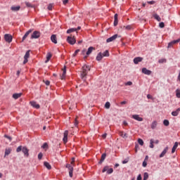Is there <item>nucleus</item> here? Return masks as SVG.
<instances>
[{
  "mask_svg": "<svg viewBox=\"0 0 180 180\" xmlns=\"http://www.w3.org/2000/svg\"><path fill=\"white\" fill-rule=\"evenodd\" d=\"M147 98H148V99H152L153 96H151V95H150V94H148Z\"/></svg>",
  "mask_w": 180,
  "mask_h": 180,
  "instance_id": "e2e57ef3",
  "label": "nucleus"
},
{
  "mask_svg": "<svg viewBox=\"0 0 180 180\" xmlns=\"http://www.w3.org/2000/svg\"><path fill=\"white\" fill-rule=\"evenodd\" d=\"M120 103H121V105H126V103H127V101H122Z\"/></svg>",
  "mask_w": 180,
  "mask_h": 180,
  "instance_id": "69168bd1",
  "label": "nucleus"
},
{
  "mask_svg": "<svg viewBox=\"0 0 180 180\" xmlns=\"http://www.w3.org/2000/svg\"><path fill=\"white\" fill-rule=\"evenodd\" d=\"M114 19V26H117V23H119V20H117V14H115Z\"/></svg>",
  "mask_w": 180,
  "mask_h": 180,
  "instance_id": "393cba45",
  "label": "nucleus"
},
{
  "mask_svg": "<svg viewBox=\"0 0 180 180\" xmlns=\"http://www.w3.org/2000/svg\"><path fill=\"white\" fill-rule=\"evenodd\" d=\"M153 18H155V19L158 20V22H161V17L158 15V14H154Z\"/></svg>",
  "mask_w": 180,
  "mask_h": 180,
  "instance_id": "bb28decb",
  "label": "nucleus"
},
{
  "mask_svg": "<svg viewBox=\"0 0 180 180\" xmlns=\"http://www.w3.org/2000/svg\"><path fill=\"white\" fill-rule=\"evenodd\" d=\"M163 124L165 125V126H169V121H168V120H165L163 121Z\"/></svg>",
  "mask_w": 180,
  "mask_h": 180,
  "instance_id": "ea45409f",
  "label": "nucleus"
},
{
  "mask_svg": "<svg viewBox=\"0 0 180 180\" xmlns=\"http://www.w3.org/2000/svg\"><path fill=\"white\" fill-rule=\"evenodd\" d=\"M11 11H13V12H18V11H20V6H12Z\"/></svg>",
  "mask_w": 180,
  "mask_h": 180,
  "instance_id": "412c9836",
  "label": "nucleus"
},
{
  "mask_svg": "<svg viewBox=\"0 0 180 180\" xmlns=\"http://www.w3.org/2000/svg\"><path fill=\"white\" fill-rule=\"evenodd\" d=\"M119 135L120 137H122V139H127V134L124 133L123 131H120Z\"/></svg>",
  "mask_w": 180,
  "mask_h": 180,
  "instance_id": "6ab92c4d",
  "label": "nucleus"
},
{
  "mask_svg": "<svg viewBox=\"0 0 180 180\" xmlns=\"http://www.w3.org/2000/svg\"><path fill=\"white\" fill-rule=\"evenodd\" d=\"M142 72H143V74H145L146 75H151V70H148L146 68H142Z\"/></svg>",
  "mask_w": 180,
  "mask_h": 180,
  "instance_id": "9b49d317",
  "label": "nucleus"
},
{
  "mask_svg": "<svg viewBox=\"0 0 180 180\" xmlns=\"http://www.w3.org/2000/svg\"><path fill=\"white\" fill-rule=\"evenodd\" d=\"M109 169V166H105L104 167V168L102 170V172H106V171L108 172Z\"/></svg>",
  "mask_w": 180,
  "mask_h": 180,
  "instance_id": "37998d69",
  "label": "nucleus"
},
{
  "mask_svg": "<svg viewBox=\"0 0 180 180\" xmlns=\"http://www.w3.org/2000/svg\"><path fill=\"white\" fill-rule=\"evenodd\" d=\"M143 61V58L141 57H136L134 59V64H138L139 63H141Z\"/></svg>",
  "mask_w": 180,
  "mask_h": 180,
  "instance_id": "4468645a",
  "label": "nucleus"
},
{
  "mask_svg": "<svg viewBox=\"0 0 180 180\" xmlns=\"http://www.w3.org/2000/svg\"><path fill=\"white\" fill-rule=\"evenodd\" d=\"M150 148H153L154 147V139H151L150 140Z\"/></svg>",
  "mask_w": 180,
  "mask_h": 180,
  "instance_id": "2f4dec72",
  "label": "nucleus"
},
{
  "mask_svg": "<svg viewBox=\"0 0 180 180\" xmlns=\"http://www.w3.org/2000/svg\"><path fill=\"white\" fill-rule=\"evenodd\" d=\"M103 57H109V51H105L102 53Z\"/></svg>",
  "mask_w": 180,
  "mask_h": 180,
  "instance_id": "f704fd0d",
  "label": "nucleus"
},
{
  "mask_svg": "<svg viewBox=\"0 0 180 180\" xmlns=\"http://www.w3.org/2000/svg\"><path fill=\"white\" fill-rule=\"evenodd\" d=\"M45 84L47 86L50 85V81H49V80L45 81Z\"/></svg>",
  "mask_w": 180,
  "mask_h": 180,
  "instance_id": "13d9d810",
  "label": "nucleus"
},
{
  "mask_svg": "<svg viewBox=\"0 0 180 180\" xmlns=\"http://www.w3.org/2000/svg\"><path fill=\"white\" fill-rule=\"evenodd\" d=\"M72 32H77V28H71L67 30V33H72Z\"/></svg>",
  "mask_w": 180,
  "mask_h": 180,
  "instance_id": "7c9ffc66",
  "label": "nucleus"
},
{
  "mask_svg": "<svg viewBox=\"0 0 180 180\" xmlns=\"http://www.w3.org/2000/svg\"><path fill=\"white\" fill-rule=\"evenodd\" d=\"M123 124H124V126H127V124H127V122L124 121V122H123Z\"/></svg>",
  "mask_w": 180,
  "mask_h": 180,
  "instance_id": "338daca9",
  "label": "nucleus"
},
{
  "mask_svg": "<svg viewBox=\"0 0 180 180\" xmlns=\"http://www.w3.org/2000/svg\"><path fill=\"white\" fill-rule=\"evenodd\" d=\"M129 162L128 160H124L122 161V164H127Z\"/></svg>",
  "mask_w": 180,
  "mask_h": 180,
  "instance_id": "4d7b16f0",
  "label": "nucleus"
},
{
  "mask_svg": "<svg viewBox=\"0 0 180 180\" xmlns=\"http://www.w3.org/2000/svg\"><path fill=\"white\" fill-rule=\"evenodd\" d=\"M41 148L45 149V151H46L47 148H49V144H47V143H44L41 146Z\"/></svg>",
  "mask_w": 180,
  "mask_h": 180,
  "instance_id": "72a5a7b5",
  "label": "nucleus"
},
{
  "mask_svg": "<svg viewBox=\"0 0 180 180\" xmlns=\"http://www.w3.org/2000/svg\"><path fill=\"white\" fill-rule=\"evenodd\" d=\"M31 105H32L33 108H35L36 109L40 108V105L37 104L36 101H31L30 102Z\"/></svg>",
  "mask_w": 180,
  "mask_h": 180,
  "instance_id": "2eb2a0df",
  "label": "nucleus"
},
{
  "mask_svg": "<svg viewBox=\"0 0 180 180\" xmlns=\"http://www.w3.org/2000/svg\"><path fill=\"white\" fill-rule=\"evenodd\" d=\"M63 136V141L65 144H66V143L68 141V131H65Z\"/></svg>",
  "mask_w": 180,
  "mask_h": 180,
  "instance_id": "6e6552de",
  "label": "nucleus"
},
{
  "mask_svg": "<svg viewBox=\"0 0 180 180\" xmlns=\"http://www.w3.org/2000/svg\"><path fill=\"white\" fill-rule=\"evenodd\" d=\"M177 79H178V80L180 82V71L179 72V75H178Z\"/></svg>",
  "mask_w": 180,
  "mask_h": 180,
  "instance_id": "774afa93",
  "label": "nucleus"
},
{
  "mask_svg": "<svg viewBox=\"0 0 180 180\" xmlns=\"http://www.w3.org/2000/svg\"><path fill=\"white\" fill-rule=\"evenodd\" d=\"M30 33H32V30H28L25 35L22 37V41H25V40H26V39H27V36H29V34H30Z\"/></svg>",
  "mask_w": 180,
  "mask_h": 180,
  "instance_id": "dca6fc26",
  "label": "nucleus"
},
{
  "mask_svg": "<svg viewBox=\"0 0 180 180\" xmlns=\"http://www.w3.org/2000/svg\"><path fill=\"white\" fill-rule=\"evenodd\" d=\"M141 174H139L138 177H137V180H141Z\"/></svg>",
  "mask_w": 180,
  "mask_h": 180,
  "instance_id": "052dcab7",
  "label": "nucleus"
},
{
  "mask_svg": "<svg viewBox=\"0 0 180 180\" xmlns=\"http://www.w3.org/2000/svg\"><path fill=\"white\" fill-rule=\"evenodd\" d=\"M143 167H147V162L146 161L143 162Z\"/></svg>",
  "mask_w": 180,
  "mask_h": 180,
  "instance_id": "6e6d98bb",
  "label": "nucleus"
},
{
  "mask_svg": "<svg viewBox=\"0 0 180 180\" xmlns=\"http://www.w3.org/2000/svg\"><path fill=\"white\" fill-rule=\"evenodd\" d=\"M4 137L6 139H8L10 141H12V138L8 135H4Z\"/></svg>",
  "mask_w": 180,
  "mask_h": 180,
  "instance_id": "603ef678",
  "label": "nucleus"
},
{
  "mask_svg": "<svg viewBox=\"0 0 180 180\" xmlns=\"http://www.w3.org/2000/svg\"><path fill=\"white\" fill-rule=\"evenodd\" d=\"M51 40L52 43H54V44H57V36H56V34L51 35Z\"/></svg>",
  "mask_w": 180,
  "mask_h": 180,
  "instance_id": "f3484780",
  "label": "nucleus"
},
{
  "mask_svg": "<svg viewBox=\"0 0 180 180\" xmlns=\"http://www.w3.org/2000/svg\"><path fill=\"white\" fill-rule=\"evenodd\" d=\"M16 151L18 153H20L22 151L25 155V157H29V150L26 146H20L17 148Z\"/></svg>",
  "mask_w": 180,
  "mask_h": 180,
  "instance_id": "f03ea898",
  "label": "nucleus"
},
{
  "mask_svg": "<svg viewBox=\"0 0 180 180\" xmlns=\"http://www.w3.org/2000/svg\"><path fill=\"white\" fill-rule=\"evenodd\" d=\"M11 151H12V149H11V148L6 149L5 155H9L11 154Z\"/></svg>",
  "mask_w": 180,
  "mask_h": 180,
  "instance_id": "c756f323",
  "label": "nucleus"
},
{
  "mask_svg": "<svg viewBox=\"0 0 180 180\" xmlns=\"http://www.w3.org/2000/svg\"><path fill=\"white\" fill-rule=\"evenodd\" d=\"M48 9H49V11H52V9H53V4H49Z\"/></svg>",
  "mask_w": 180,
  "mask_h": 180,
  "instance_id": "09e8293b",
  "label": "nucleus"
},
{
  "mask_svg": "<svg viewBox=\"0 0 180 180\" xmlns=\"http://www.w3.org/2000/svg\"><path fill=\"white\" fill-rule=\"evenodd\" d=\"M67 41L68 43H69V44L72 45H74L75 44V43H77V40H75V37H68Z\"/></svg>",
  "mask_w": 180,
  "mask_h": 180,
  "instance_id": "7ed1b4c3",
  "label": "nucleus"
},
{
  "mask_svg": "<svg viewBox=\"0 0 180 180\" xmlns=\"http://www.w3.org/2000/svg\"><path fill=\"white\" fill-rule=\"evenodd\" d=\"M138 143L140 144V146H144V141L141 139H138Z\"/></svg>",
  "mask_w": 180,
  "mask_h": 180,
  "instance_id": "e433bc0d",
  "label": "nucleus"
},
{
  "mask_svg": "<svg viewBox=\"0 0 180 180\" xmlns=\"http://www.w3.org/2000/svg\"><path fill=\"white\" fill-rule=\"evenodd\" d=\"M116 39H117V34H115L112 37L107 39L106 41L107 43H110V41H114V40H116Z\"/></svg>",
  "mask_w": 180,
  "mask_h": 180,
  "instance_id": "9d476101",
  "label": "nucleus"
},
{
  "mask_svg": "<svg viewBox=\"0 0 180 180\" xmlns=\"http://www.w3.org/2000/svg\"><path fill=\"white\" fill-rule=\"evenodd\" d=\"M13 37L10 34H6L4 35V40L7 42V43H12V40H13Z\"/></svg>",
  "mask_w": 180,
  "mask_h": 180,
  "instance_id": "20e7f679",
  "label": "nucleus"
},
{
  "mask_svg": "<svg viewBox=\"0 0 180 180\" xmlns=\"http://www.w3.org/2000/svg\"><path fill=\"white\" fill-rule=\"evenodd\" d=\"M157 124H158L157 121H153L151 124V129H153L154 130V129H155V127H157Z\"/></svg>",
  "mask_w": 180,
  "mask_h": 180,
  "instance_id": "cd10ccee",
  "label": "nucleus"
},
{
  "mask_svg": "<svg viewBox=\"0 0 180 180\" xmlns=\"http://www.w3.org/2000/svg\"><path fill=\"white\" fill-rule=\"evenodd\" d=\"M75 126H78V120H77V118L75 120Z\"/></svg>",
  "mask_w": 180,
  "mask_h": 180,
  "instance_id": "bf43d9fd",
  "label": "nucleus"
},
{
  "mask_svg": "<svg viewBox=\"0 0 180 180\" xmlns=\"http://www.w3.org/2000/svg\"><path fill=\"white\" fill-rule=\"evenodd\" d=\"M51 58V53H48L46 56V60L45 61V63H49Z\"/></svg>",
  "mask_w": 180,
  "mask_h": 180,
  "instance_id": "473e14b6",
  "label": "nucleus"
},
{
  "mask_svg": "<svg viewBox=\"0 0 180 180\" xmlns=\"http://www.w3.org/2000/svg\"><path fill=\"white\" fill-rule=\"evenodd\" d=\"M159 27L161 28V29H162V28H164V27H165V24H164V22H160L159 23Z\"/></svg>",
  "mask_w": 180,
  "mask_h": 180,
  "instance_id": "c03bdc74",
  "label": "nucleus"
},
{
  "mask_svg": "<svg viewBox=\"0 0 180 180\" xmlns=\"http://www.w3.org/2000/svg\"><path fill=\"white\" fill-rule=\"evenodd\" d=\"M110 108V103L106 102L105 104V109H109Z\"/></svg>",
  "mask_w": 180,
  "mask_h": 180,
  "instance_id": "4c0bfd02",
  "label": "nucleus"
},
{
  "mask_svg": "<svg viewBox=\"0 0 180 180\" xmlns=\"http://www.w3.org/2000/svg\"><path fill=\"white\" fill-rule=\"evenodd\" d=\"M30 57V51H27L24 56L23 64H26L29 60H27Z\"/></svg>",
  "mask_w": 180,
  "mask_h": 180,
  "instance_id": "423d86ee",
  "label": "nucleus"
},
{
  "mask_svg": "<svg viewBox=\"0 0 180 180\" xmlns=\"http://www.w3.org/2000/svg\"><path fill=\"white\" fill-rule=\"evenodd\" d=\"M82 54L83 56H85V54H86V49H83V50L82 51Z\"/></svg>",
  "mask_w": 180,
  "mask_h": 180,
  "instance_id": "864d4df0",
  "label": "nucleus"
},
{
  "mask_svg": "<svg viewBox=\"0 0 180 180\" xmlns=\"http://www.w3.org/2000/svg\"><path fill=\"white\" fill-rule=\"evenodd\" d=\"M39 37H40V32L39 31H34L31 36V39H39Z\"/></svg>",
  "mask_w": 180,
  "mask_h": 180,
  "instance_id": "0eeeda50",
  "label": "nucleus"
},
{
  "mask_svg": "<svg viewBox=\"0 0 180 180\" xmlns=\"http://www.w3.org/2000/svg\"><path fill=\"white\" fill-rule=\"evenodd\" d=\"M25 5L27 8H34V6L32 4L27 1L25 2Z\"/></svg>",
  "mask_w": 180,
  "mask_h": 180,
  "instance_id": "c9c22d12",
  "label": "nucleus"
},
{
  "mask_svg": "<svg viewBox=\"0 0 180 180\" xmlns=\"http://www.w3.org/2000/svg\"><path fill=\"white\" fill-rule=\"evenodd\" d=\"M168 146H167L164 150L162 152V153L160 155V158H162V157H164L166 154H167V152L168 151Z\"/></svg>",
  "mask_w": 180,
  "mask_h": 180,
  "instance_id": "a211bd4d",
  "label": "nucleus"
},
{
  "mask_svg": "<svg viewBox=\"0 0 180 180\" xmlns=\"http://www.w3.org/2000/svg\"><path fill=\"white\" fill-rule=\"evenodd\" d=\"M63 73L60 75V79H65V75L67 74V67L64 66L62 69Z\"/></svg>",
  "mask_w": 180,
  "mask_h": 180,
  "instance_id": "39448f33",
  "label": "nucleus"
},
{
  "mask_svg": "<svg viewBox=\"0 0 180 180\" xmlns=\"http://www.w3.org/2000/svg\"><path fill=\"white\" fill-rule=\"evenodd\" d=\"M91 71V66L84 65L82 67V70L81 71V78L84 81H86V75H88V72Z\"/></svg>",
  "mask_w": 180,
  "mask_h": 180,
  "instance_id": "f257e3e1",
  "label": "nucleus"
},
{
  "mask_svg": "<svg viewBox=\"0 0 180 180\" xmlns=\"http://www.w3.org/2000/svg\"><path fill=\"white\" fill-rule=\"evenodd\" d=\"M66 168H68L69 170H71V168H74L71 165L67 164L66 165Z\"/></svg>",
  "mask_w": 180,
  "mask_h": 180,
  "instance_id": "8fccbe9b",
  "label": "nucleus"
},
{
  "mask_svg": "<svg viewBox=\"0 0 180 180\" xmlns=\"http://www.w3.org/2000/svg\"><path fill=\"white\" fill-rule=\"evenodd\" d=\"M105 158H106V153H103V154L101 155V160H100V163L103 162V161H105Z\"/></svg>",
  "mask_w": 180,
  "mask_h": 180,
  "instance_id": "c85d7f7f",
  "label": "nucleus"
},
{
  "mask_svg": "<svg viewBox=\"0 0 180 180\" xmlns=\"http://www.w3.org/2000/svg\"><path fill=\"white\" fill-rule=\"evenodd\" d=\"M75 162V158H72V161H71V164H74Z\"/></svg>",
  "mask_w": 180,
  "mask_h": 180,
  "instance_id": "0e129e2a",
  "label": "nucleus"
},
{
  "mask_svg": "<svg viewBox=\"0 0 180 180\" xmlns=\"http://www.w3.org/2000/svg\"><path fill=\"white\" fill-rule=\"evenodd\" d=\"M102 58H103V55H102V53H99L96 58V60H97V61H101V60H102Z\"/></svg>",
  "mask_w": 180,
  "mask_h": 180,
  "instance_id": "5701e85b",
  "label": "nucleus"
},
{
  "mask_svg": "<svg viewBox=\"0 0 180 180\" xmlns=\"http://www.w3.org/2000/svg\"><path fill=\"white\" fill-rule=\"evenodd\" d=\"M67 4H68V0H64L63 5H67Z\"/></svg>",
  "mask_w": 180,
  "mask_h": 180,
  "instance_id": "680f3d73",
  "label": "nucleus"
},
{
  "mask_svg": "<svg viewBox=\"0 0 180 180\" xmlns=\"http://www.w3.org/2000/svg\"><path fill=\"white\" fill-rule=\"evenodd\" d=\"M41 158H43V153H39L38 155V160H41Z\"/></svg>",
  "mask_w": 180,
  "mask_h": 180,
  "instance_id": "49530a36",
  "label": "nucleus"
},
{
  "mask_svg": "<svg viewBox=\"0 0 180 180\" xmlns=\"http://www.w3.org/2000/svg\"><path fill=\"white\" fill-rule=\"evenodd\" d=\"M179 112H180V108H177L176 110L173 111V112H172V115L173 116H178V115H179Z\"/></svg>",
  "mask_w": 180,
  "mask_h": 180,
  "instance_id": "b1692460",
  "label": "nucleus"
},
{
  "mask_svg": "<svg viewBox=\"0 0 180 180\" xmlns=\"http://www.w3.org/2000/svg\"><path fill=\"white\" fill-rule=\"evenodd\" d=\"M113 173V169L112 168H110L108 169V170L107 171V174H110Z\"/></svg>",
  "mask_w": 180,
  "mask_h": 180,
  "instance_id": "a18cd8bd",
  "label": "nucleus"
},
{
  "mask_svg": "<svg viewBox=\"0 0 180 180\" xmlns=\"http://www.w3.org/2000/svg\"><path fill=\"white\" fill-rule=\"evenodd\" d=\"M176 148H178V142L174 143V145L172 149V154H174V153H175Z\"/></svg>",
  "mask_w": 180,
  "mask_h": 180,
  "instance_id": "4be33fe9",
  "label": "nucleus"
},
{
  "mask_svg": "<svg viewBox=\"0 0 180 180\" xmlns=\"http://www.w3.org/2000/svg\"><path fill=\"white\" fill-rule=\"evenodd\" d=\"M176 98H180V89L176 90Z\"/></svg>",
  "mask_w": 180,
  "mask_h": 180,
  "instance_id": "58836bf2",
  "label": "nucleus"
},
{
  "mask_svg": "<svg viewBox=\"0 0 180 180\" xmlns=\"http://www.w3.org/2000/svg\"><path fill=\"white\" fill-rule=\"evenodd\" d=\"M22 96V93H15L13 94V99H19Z\"/></svg>",
  "mask_w": 180,
  "mask_h": 180,
  "instance_id": "aec40b11",
  "label": "nucleus"
},
{
  "mask_svg": "<svg viewBox=\"0 0 180 180\" xmlns=\"http://www.w3.org/2000/svg\"><path fill=\"white\" fill-rule=\"evenodd\" d=\"M126 85H129V86L133 85V83H132L131 82H127L126 83Z\"/></svg>",
  "mask_w": 180,
  "mask_h": 180,
  "instance_id": "5fc2aeb1",
  "label": "nucleus"
},
{
  "mask_svg": "<svg viewBox=\"0 0 180 180\" xmlns=\"http://www.w3.org/2000/svg\"><path fill=\"white\" fill-rule=\"evenodd\" d=\"M123 29H126L127 30H131V25H127V26H124Z\"/></svg>",
  "mask_w": 180,
  "mask_h": 180,
  "instance_id": "79ce46f5",
  "label": "nucleus"
},
{
  "mask_svg": "<svg viewBox=\"0 0 180 180\" xmlns=\"http://www.w3.org/2000/svg\"><path fill=\"white\" fill-rule=\"evenodd\" d=\"M95 50H96L95 47H94V46H90V47L88 49L87 51L86 52V55L87 56H89L90 54L92 53V51H95Z\"/></svg>",
  "mask_w": 180,
  "mask_h": 180,
  "instance_id": "1a4fd4ad",
  "label": "nucleus"
},
{
  "mask_svg": "<svg viewBox=\"0 0 180 180\" xmlns=\"http://www.w3.org/2000/svg\"><path fill=\"white\" fill-rule=\"evenodd\" d=\"M166 61H167V60H166L165 59H160L158 62H159L160 64H162V63H166Z\"/></svg>",
  "mask_w": 180,
  "mask_h": 180,
  "instance_id": "3c124183",
  "label": "nucleus"
},
{
  "mask_svg": "<svg viewBox=\"0 0 180 180\" xmlns=\"http://www.w3.org/2000/svg\"><path fill=\"white\" fill-rule=\"evenodd\" d=\"M133 119L137 120L138 122H143V118L141 117L139 115H132Z\"/></svg>",
  "mask_w": 180,
  "mask_h": 180,
  "instance_id": "ddd939ff",
  "label": "nucleus"
},
{
  "mask_svg": "<svg viewBox=\"0 0 180 180\" xmlns=\"http://www.w3.org/2000/svg\"><path fill=\"white\" fill-rule=\"evenodd\" d=\"M74 171V168H70V170H69V175L70 178H72V172Z\"/></svg>",
  "mask_w": 180,
  "mask_h": 180,
  "instance_id": "a19ab883",
  "label": "nucleus"
},
{
  "mask_svg": "<svg viewBox=\"0 0 180 180\" xmlns=\"http://www.w3.org/2000/svg\"><path fill=\"white\" fill-rule=\"evenodd\" d=\"M44 167H46V168H47V169H51V165H50V163L44 162Z\"/></svg>",
  "mask_w": 180,
  "mask_h": 180,
  "instance_id": "a878e982",
  "label": "nucleus"
},
{
  "mask_svg": "<svg viewBox=\"0 0 180 180\" xmlns=\"http://www.w3.org/2000/svg\"><path fill=\"white\" fill-rule=\"evenodd\" d=\"M79 52V49L76 50V51H75V53H73V55H72L73 57L77 56V54H78Z\"/></svg>",
  "mask_w": 180,
  "mask_h": 180,
  "instance_id": "de8ad7c7",
  "label": "nucleus"
},
{
  "mask_svg": "<svg viewBox=\"0 0 180 180\" xmlns=\"http://www.w3.org/2000/svg\"><path fill=\"white\" fill-rule=\"evenodd\" d=\"M179 41H180V39H176V40L172 41L171 42L169 43V44H168V48L172 47V45H173V44H176L179 43Z\"/></svg>",
  "mask_w": 180,
  "mask_h": 180,
  "instance_id": "f8f14e48",
  "label": "nucleus"
}]
</instances>
